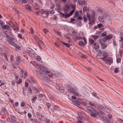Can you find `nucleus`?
<instances>
[{
    "label": "nucleus",
    "mask_w": 123,
    "mask_h": 123,
    "mask_svg": "<svg viewBox=\"0 0 123 123\" xmlns=\"http://www.w3.org/2000/svg\"><path fill=\"white\" fill-rule=\"evenodd\" d=\"M8 37L7 40L8 43L14 46L16 43L15 40L14 38L10 36H7Z\"/></svg>",
    "instance_id": "f257e3e1"
},
{
    "label": "nucleus",
    "mask_w": 123,
    "mask_h": 123,
    "mask_svg": "<svg viewBox=\"0 0 123 123\" xmlns=\"http://www.w3.org/2000/svg\"><path fill=\"white\" fill-rule=\"evenodd\" d=\"M101 59L104 60L106 64H108L109 65L111 64L113 62L112 58L108 57L105 58V57L101 58Z\"/></svg>",
    "instance_id": "f03ea898"
},
{
    "label": "nucleus",
    "mask_w": 123,
    "mask_h": 123,
    "mask_svg": "<svg viewBox=\"0 0 123 123\" xmlns=\"http://www.w3.org/2000/svg\"><path fill=\"white\" fill-rule=\"evenodd\" d=\"M39 67L41 70L44 73L48 74L50 73V71L46 67H44L41 65H39Z\"/></svg>",
    "instance_id": "7ed1b4c3"
},
{
    "label": "nucleus",
    "mask_w": 123,
    "mask_h": 123,
    "mask_svg": "<svg viewBox=\"0 0 123 123\" xmlns=\"http://www.w3.org/2000/svg\"><path fill=\"white\" fill-rule=\"evenodd\" d=\"M20 75L21 77L25 79L27 77V73L26 72L21 70L20 72Z\"/></svg>",
    "instance_id": "20e7f679"
},
{
    "label": "nucleus",
    "mask_w": 123,
    "mask_h": 123,
    "mask_svg": "<svg viewBox=\"0 0 123 123\" xmlns=\"http://www.w3.org/2000/svg\"><path fill=\"white\" fill-rule=\"evenodd\" d=\"M87 17L89 21H92L94 19V13L90 14L88 13L86 14Z\"/></svg>",
    "instance_id": "39448f33"
},
{
    "label": "nucleus",
    "mask_w": 123,
    "mask_h": 123,
    "mask_svg": "<svg viewBox=\"0 0 123 123\" xmlns=\"http://www.w3.org/2000/svg\"><path fill=\"white\" fill-rule=\"evenodd\" d=\"M105 114L103 113H102L101 112L97 113V115L99 116V117L101 118L102 119L103 121H105V120L107 119V118L106 117H105V116H104Z\"/></svg>",
    "instance_id": "423d86ee"
},
{
    "label": "nucleus",
    "mask_w": 123,
    "mask_h": 123,
    "mask_svg": "<svg viewBox=\"0 0 123 123\" xmlns=\"http://www.w3.org/2000/svg\"><path fill=\"white\" fill-rule=\"evenodd\" d=\"M68 91L70 92H72L74 93V94L76 96H79V94L77 92L75 91V90L74 89L71 88L70 89H68Z\"/></svg>",
    "instance_id": "0eeeda50"
},
{
    "label": "nucleus",
    "mask_w": 123,
    "mask_h": 123,
    "mask_svg": "<svg viewBox=\"0 0 123 123\" xmlns=\"http://www.w3.org/2000/svg\"><path fill=\"white\" fill-rule=\"evenodd\" d=\"M113 35L111 34L105 37L103 39V41L105 42L108 40H110L113 38Z\"/></svg>",
    "instance_id": "6e6552de"
},
{
    "label": "nucleus",
    "mask_w": 123,
    "mask_h": 123,
    "mask_svg": "<svg viewBox=\"0 0 123 123\" xmlns=\"http://www.w3.org/2000/svg\"><path fill=\"white\" fill-rule=\"evenodd\" d=\"M83 39L85 42H83V41H80L79 43V44L81 46H83L84 45L86 44V39L84 37Z\"/></svg>",
    "instance_id": "1a4fd4ad"
},
{
    "label": "nucleus",
    "mask_w": 123,
    "mask_h": 123,
    "mask_svg": "<svg viewBox=\"0 0 123 123\" xmlns=\"http://www.w3.org/2000/svg\"><path fill=\"white\" fill-rule=\"evenodd\" d=\"M70 5L71 8L72 9H73V10L70 12L71 13L73 14L75 10L76 5L75 4H71Z\"/></svg>",
    "instance_id": "9d476101"
},
{
    "label": "nucleus",
    "mask_w": 123,
    "mask_h": 123,
    "mask_svg": "<svg viewBox=\"0 0 123 123\" xmlns=\"http://www.w3.org/2000/svg\"><path fill=\"white\" fill-rule=\"evenodd\" d=\"M70 9V7L68 5H66L65 6L63 9V10L65 12V13H67L68 11H69Z\"/></svg>",
    "instance_id": "9b49d317"
},
{
    "label": "nucleus",
    "mask_w": 123,
    "mask_h": 123,
    "mask_svg": "<svg viewBox=\"0 0 123 123\" xmlns=\"http://www.w3.org/2000/svg\"><path fill=\"white\" fill-rule=\"evenodd\" d=\"M78 3L79 5L82 6L84 5H86V3L84 0H78Z\"/></svg>",
    "instance_id": "f8f14e48"
},
{
    "label": "nucleus",
    "mask_w": 123,
    "mask_h": 123,
    "mask_svg": "<svg viewBox=\"0 0 123 123\" xmlns=\"http://www.w3.org/2000/svg\"><path fill=\"white\" fill-rule=\"evenodd\" d=\"M5 31L7 32L9 28V26L6 25H4L1 27Z\"/></svg>",
    "instance_id": "ddd939ff"
},
{
    "label": "nucleus",
    "mask_w": 123,
    "mask_h": 123,
    "mask_svg": "<svg viewBox=\"0 0 123 123\" xmlns=\"http://www.w3.org/2000/svg\"><path fill=\"white\" fill-rule=\"evenodd\" d=\"M93 45L94 46V48L95 49L97 50L96 51L97 52H99V51L98 50V49L99 47V46L98 44H97L96 43H95L93 44Z\"/></svg>",
    "instance_id": "4468645a"
},
{
    "label": "nucleus",
    "mask_w": 123,
    "mask_h": 123,
    "mask_svg": "<svg viewBox=\"0 0 123 123\" xmlns=\"http://www.w3.org/2000/svg\"><path fill=\"white\" fill-rule=\"evenodd\" d=\"M101 47L102 49H104L106 48L107 47V44L105 43H102L101 44Z\"/></svg>",
    "instance_id": "2eb2a0df"
},
{
    "label": "nucleus",
    "mask_w": 123,
    "mask_h": 123,
    "mask_svg": "<svg viewBox=\"0 0 123 123\" xmlns=\"http://www.w3.org/2000/svg\"><path fill=\"white\" fill-rule=\"evenodd\" d=\"M98 19L100 22L104 23L105 19V17L104 16H100L98 18Z\"/></svg>",
    "instance_id": "dca6fc26"
},
{
    "label": "nucleus",
    "mask_w": 123,
    "mask_h": 123,
    "mask_svg": "<svg viewBox=\"0 0 123 123\" xmlns=\"http://www.w3.org/2000/svg\"><path fill=\"white\" fill-rule=\"evenodd\" d=\"M36 72L37 74H38L39 76H41L42 78H43L45 75L44 74L42 73L41 71H37Z\"/></svg>",
    "instance_id": "f3484780"
},
{
    "label": "nucleus",
    "mask_w": 123,
    "mask_h": 123,
    "mask_svg": "<svg viewBox=\"0 0 123 123\" xmlns=\"http://www.w3.org/2000/svg\"><path fill=\"white\" fill-rule=\"evenodd\" d=\"M97 113L98 112L96 111H95V113L92 112L91 113V117L95 118L96 117V116H97Z\"/></svg>",
    "instance_id": "a211bd4d"
},
{
    "label": "nucleus",
    "mask_w": 123,
    "mask_h": 123,
    "mask_svg": "<svg viewBox=\"0 0 123 123\" xmlns=\"http://www.w3.org/2000/svg\"><path fill=\"white\" fill-rule=\"evenodd\" d=\"M25 8L29 11H31V6L28 5H25Z\"/></svg>",
    "instance_id": "6ab92c4d"
},
{
    "label": "nucleus",
    "mask_w": 123,
    "mask_h": 123,
    "mask_svg": "<svg viewBox=\"0 0 123 123\" xmlns=\"http://www.w3.org/2000/svg\"><path fill=\"white\" fill-rule=\"evenodd\" d=\"M108 55V53L107 52L105 51L103 52V56L104 57H105L106 58V57H108L107 56Z\"/></svg>",
    "instance_id": "aec40b11"
},
{
    "label": "nucleus",
    "mask_w": 123,
    "mask_h": 123,
    "mask_svg": "<svg viewBox=\"0 0 123 123\" xmlns=\"http://www.w3.org/2000/svg\"><path fill=\"white\" fill-rule=\"evenodd\" d=\"M54 109L55 110V111H59L60 110V108L58 107L56 105H54L53 106Z\"/></svg>",
    "instance_id": "412c9836"
},
{
    "label": "nucleus",
    "mask_w": 123,
    "mask_h": 123,
    "mask_svg": "<svg viewBox=\"0 0 123 123\" xmlns=\"http://www.w3.org/2000/svg\"><path fill=\"white\" fill-rule=\"evenodd\" d=\"M46 105L47 107V109L49 111H50L49 110V108L51 106V105L49 103H46Z\"/></svg>",
    "instance_id": "4be33fe9"
},
{
    "label": "nucleus",
    "mask_w": 123,
    "mask_h": 123,
    "mask_svg": "<svg viewBox=\"0 0 123 123\" xmlns=\"http://www.w3.org/2000/svg\"><path fill=\"white\" fill-rule=\"evenodd\" d=\"M42 11H43V12H42L41 13L42 14H44V12H46V11H44V10H41V12H42ZM49 13H49V11H47V12H46L45 14H46V15L47 16H48L49 15Z\"/></svg>",
    "instance_id": "5701e85b"
},
{
    "label": "nucleus",
    "mask_w": 123,
    "mask_h": 123,
    "mask_svg": "<svg viewBox=\"0 0 123 123\" xmlns=\"http://www.w3.org/2000/svg\"><path fill=\"white\" fill-rule=\"evenodd\" d=\"M10 118L12 120L13 122L16 121V117L13 116H11Z\"/></svg>",
    "instance_id": "b1692460"
},
{
    "label": "nucleus",
    "mask_w": 123,
    "mask_h": 123,
    "mask_svg": "<svg viewBox=\"0 0 123 123\" xmlns=\"http://www.w3.org/2000/svg\"><path fill=\"white\" fill-rule=\"evenodd\" d=\"M37 99V97L36 96H33L32 99H31V101L32 103H34L36 101Z\"/></svg>",
    "instance_id": "393cba45"
},
{
    "label": "nucleus",
    "mask_w": 123,
    "mask_h": 123,
    "mask_svg": "<svg viewBox=\"0 0 123 123\" xmlns=\"http://www.w3.org/2000/svg\"><path fill=\"white\" fill-rule=\"evenodd\" d=\"M34 6L36 10L38 9L40 7L39 5L38 4H35L34 5Z\"/></svg>",
    "instance_id": "a878e982"
},
{
    "label": "nucleus",
    "mask_w": 123,
    "mask_h": 123,
    "mask_svg": "<svg viewBox=\"0 0 123 123\" xmlns=\"http://www.w3.org/2000/svg\"><path fill=\"white\" fill-rule=\"evenodd\" d=\"M65 14H66L65 15V16L64 18H66L69 17L72 14L71 13V12H70L69 14H67V13Z\"/></svg>",
    "instance_id": "bb28decb"
},
{
    "label": "nucleus",
    "mask_w": 123,
    "mask_h": 123,
    "mask_svg": "<svg viewBox=\"0 0 123 123\" xmlns=\"http://www.w3.org/2000/svg\"><path fill=\"white\" fill-rule=\"evenodd\" d=\"M16 60L17 61H21V60L20 58V57L19 56H17L16 58Z\"/></svg>",
    "instance_id": "cd10ccee"
},
{
    "label": "nucleus",
    "mask_w": 123,
    "mask_h": 123,
    "mask_svg": "<svg viewBox=\"0 0 123 123\" xmlns=\"http://www.w3.org/2000/svg\"><path fill=\"white\" fill-rule=\"evenodd\" d=\"M91 37H92L94 40H96L98 38V36L95 35H91Z\"/></svg>",
    "instance_id": "c85d7f7f"
},
{
    "label": "nucleus",
    "mask_w": 123,
    "mask_h": 123,
    "mask_svg": "<svg viewBox=\"0 0 123 123\" xmlns=\"http://www.w3.org/2000/svg\"><path fill=\"white\" fill-rule=\"evenodd\" d=\"M5 25V23L2 20H0V26L2 27Z\"/></svg>",
    "instance_id": "c756f323"
},
{
    "label": "nucleus",
    "mask_w": 123,
    "mask_h": 123,
    "mask_svg": "<svg viewBox=\"0 0 123 123\" xmlns=\"http://www.w3.org/2000/svg\"><path fill=\"white\" fill-rule=\"evenodd\" d=\"M89 105L93 107H95V104L91 102H90L89 103Z\"/></svg>",
    "instance_id": "7c9ffc66"
},
{
    "label": "nucleus",
    "mask_w": 123,
    "mask_h": 123,
    "mask_svg": "<svg viewBox=\"0 0 123 123\" xmlns=\"http://www.w3.org/2000/svg\"><path fill=\"white\" fill-rule=\"evenodd\" d=\"M61 42L64 45H65L66 47H69L70 46V45L69 44L67 43H65L61 41Z\"/></svg>",
    "instance_id": "2f4dec72"
},
{
    "label": "nucleus",
    "mask_w": 123,
    "mask_h": 123,
    "mask_svg": "<svg viewBox=\"0 0 123 123\" xmlns=\"http://www.w3.org/2000/svg\"><path fill=\"white\" fill-rule=\"evenodd\" d=\"M7 120L8 122H10L11 123H13V122L12 120L10 118V117H9L8 118H7Z\"/></svg>",
    "instance_id": "473e14b6"
},
{
    "label": "nucleus",
    "mask_w": 123,
    "mask_h": 123,
    "mask_svg": "<svg viewBox=\"0 0 123 123\" xmlns=\"http://www.w3.org/2000/svg\"><path fill=\"white\" fill-rule=\"evenodd\" d=\"M22 82V80L21 79L19 78V80L17 81V83L18 84H21Z\"/></svg>",
    "instance_id": "72a5a7b5"
},
{
    "label": "nucleus",
    "mask_w": 123,
    "mask_h": 123,
    "mask_svg": "<svg viewBox=\"0 0 123 123\" xmlns=\"http://www.w3.org/2000/svg\"><path fill=\"white\" fill-rule=\"evenodd\" d=\"M18 37H19V38L21 39H23L24 40H25V39L23 37L22 35L20 34H18Z\"/></svg>",
    "instance_id": "f704fd0d"
},
{
    "label": "nucleus",
    "mask_w": 123,
    "mask_h": 123,
    "mask_svg": "<svg viewBox=\"0 0 123 123\" xmlns=\"http://www.w3.org/2000/svg\"><path fill=\"white\" fill-rule=\"evenodd\" d=\"M89 44L91 45L94 42V40L91 39H89Z\"/></svg>",
    "instance_id": "c9c22d12"
},
{
    "label": "nucleus",
    "mask_w": 123,
    "mask_h": 123,
    "mask_svg": "<svg viewBox=\"0 0 123 123\" xmlns=\"http://www.w3.org/2000/svg\"><path fill=\"white\" fill-rule=\"evenodd\" d=\"M75 16L74 17L75 18H76L78 17L79 15V13L78 12H75Z\"/></svg>",
    "instance_id": "e433bc0d"
},
{
    "label": "nucleus",
    "mask_w": 123,
    "mask_h": 123,
    "mask_svg": "<svg viewBox=\"0 0 123 123\" xmlns=\"http://www.w3.org/2000/svg\"><path fill=\"white\" fill-rule=\"evenodd\" d=\"M20 2H21L22 3H27V0H20Z\"/></svg>",
    "instance_id": "4c0bfd02"
},
{
    "label": "nucleus",
    "mask_w": 123,
    "mask_h": 123,
    "mask_svg": "<svg viewBox=\"0 0 123 123\" xmlns=\"http://www.w3.org/2000/svg\"><path fill=\"white\" fill-rule=\"evenodd\" d=\"M84 7L83 8V11H86L87 10V3H86V5H84Z\"/></svg>",
    "instance_id": "58836bf2"
},
{
    "label": "nucleus",
    "mask_w": 123,
    "mask_h": 123,
    "mask_svg": "<svg viewBox=\"0 0 123 123\" xmlns=\"http://www.w3.org/2000/svg\"><path fill=\"white\" fill-rule=\"evenodd\" d=\"M17 49H18L20 50V48L19 46L17 45L16 43L15 44V46H14Z\"/></svg>",
    "instance_id": "ea45409f"
},
{
    "label": "nucleus",
    "mask_w": 123,
    "mask_h": 123,
    "mask_svg": "<svg viewBox=\"0 0 123 123\" xmlns=\"http://www.w3.org/2000/svg\"><path fill=\"white\" fill-rule=\"evenodd\" d=\"M105 123H113V122H110L109 120L108 119H107L106 120H105Z\"/></svg>",
    "instance_id": "a19ab883"
},
{
    "label": "nucleus",
    "mask_w": 123,
    "mask_h": 123,
    "mask_svg": "<svg viewBox=\"0 0 123 123\" xmlns=\"http://www.w3.org/2000/svg\"><path fill=\"white\" fill-rule=\"evenodd\" d=\"M97 27L98 28H101L102 26H103V25L101 24H99L97 25Z\"/></svg>",
    "instance_id": "79ce46f5"
},
{
    "label": "nucleus",
    "mask_w": 123,
    "mask_h": 123,
    "mask_svg": "<svg viewBox=\"0 0 123 123\" xmlns=\"http://www.w3.org/2000/svg\"><path fill=\"white\" fill-rule=\"evenodd\" d=\"M102 35L101 36L102 37H103L106 35V32H104L103 33H101Z\"/></svg>",
    "instance_id": "37998d69"
},
{
    "label": "nucleus",
    "mask_w": 123,
    "mask_h": 123,
    "mask_svg": "<svg viewBox=\"0 0 123 123\" xmlns=\"http://www.w3.org/2000/svg\"><path fill=\"white\" fill-rule=\"evenodd\" d=\"M49 110L50 111L52 112H53L55 111V110L54 109L53 106L50 109H49Z\"/></svg>",
    "instance_id": "c03bdc74"
},
{
    "label": "nucleus",
    "mask_w": 123,
    "mask_h": 123,
    "mask_svg": "<svg viewBox=\"0 0 123 123\" xmlns=\"http://www.w3.org/2000/svg\"><path fill=\"white\" fill-rule=\"evenodd\" d=\"M119 71V69L118 68H117L115 69L114 70V72L116 73H117Z\"/></svg>",
    "instance_id": "a18cd8bd"
},
{
    "label": "nucleus",
    "mask_w": 123,
    "mask_h": 123,
    "mask_svg": "<svg viewBox=\"0 0 123 123\" xmlns=\"http://www.w3.org/2000/svg\"><path fill=\"white\" fill-rule=\"evenodd\" d=\"M25 105V103L24 102H22L21 103L20 105L21 107H23Z\"/></svg>",
    "instance_id": "49530a36"
},
{
    "label": "nucleus",
    "mask_w": 123,
    "mask_h": 123,
    "mask_svg": "<svg viewBox=\"0 0 123 123\" xmlns=\"http://www.w3.org/2000/svg\"><path fill=\"white\" fill-rule=\"evenodd\" d=\"M60 16L62 17H64L65 16V14L62 12L60 13Z\"/></svg>",
    "instance_id": "de8ad7c7"
},
{
    "label": "nucleus",
    "mask_w": 123,
    "mask_h": 123,
    "mask_svg": "<svg viewBox=\"0 0 123 123\" xmlns=\"http://www.w3.org/2000/svg\"><path fill=\"white\" fill-rule=\"evenodd\" d=\"M21 62V61H16V65L18 66H19L20 63Z\"/></svg>",
    "instance_id": "09e8293b"
},
{
    "label": "nucleus",
    "mask_w": 123,
    "mask_h": 123,
    "mask_svg": "<svg viewBox=\"0 0 123 123\" xmlns=\"http://www.w3.org/2000/svg\"><path fill=\"white\" fill-rule=\"evenodd\" d=\"M10 60L11 62H12L13 60V56L12 55H11L10 57Z\"/></svg>",
    "instance_id": "8fccbe9b"
},
{
    "label": "nucleus",
    "mask_w": 123,
    "mask_h": 123,
    "mask_svg": "<svg viewBox=\"0 0 123 123\" xmlns=\"http://www.w3.org/2000/svg\"><path fill=\"white\" fill-rule=\"evenodd\" d=\"M36 59L37 60V61H39L41 60V58L39 56H37V57L36 58Z\"/></svg>",
    "instance_id": "3c124183"
},
{
    "label": "nucleus",
    "mask_w": 123,
    "mask_h": 123,
    "mask_svg": "<svg viewBox=\"0 0 123 123\" xmlns=\"http://www.w3.org/2000/svg\"><path fill=\"white\" fill-rule=\"evenodd\" d=\"M80 53V55L81 57L84 58H85V56L84 55V54L82 53Z\"/></svg>",
    "instance_id": "603ef678"
},
{
    "label": "nucleus",
    "mask_w": 123,
    "mask_h": 123,
    "mask_svg": "<svg viewBox=\"0 0 123 123\" xmlns=\"http://www.w3.org/2000/svg\"><path fill=\"white\" fill-rule=\"evenodd\" d=\"M43 32L45 34H47L48 31V30L47 29H43Z\"/></svg>",
    "instance_id": "864d4df0"
},
{
    "label": "nucleus",
    "mask_w": 123,
    "mask_h": 123,
    "mask_svg": "<svg viewBox=\"0 0 123 123\" xmlns=\"http://www.w3.org/2000/svg\"><path fill=\"white\" fill-rule=\"evenodd\" d=\"M11 85L12 86H15V83L13 81H11Z\"/></svg>",
    "instance_id": "5fc2aeb1"
},
{
    "label": "nucleus",
    "mask_w": 123,
    "mask_h": 123,
    "mask_svg": "<svg viewBox=\"0 0 123 123\" xmlns=\"http://www.w3.org/2000/svg\"><path fill=\"white\" fill-rule=\"evenodd\" d=\"M83 19L84 21L85 22H86L87 20V18L86 17H84Z\"/></svg>",
    "instance_id": "6e6d98bb"
},
{
    "label": "nucleus",
    "mask_w": 123,
    "mask_h": 123,
    "mask_svg": "<svg viewBox=\"0 0 123 123\" xmlns=\"http://www.w3.org/2000/svg\"><path fill=\"white\" fill-rule=\"evenodd\" d=\"M30 31L31 34H33L34 32V31L32 28H31L30 29Z\"/></svg>",
    "instance_id": "4d7b16f0"
},
{
    "label": "nucleus",
    "mask_w": 123,
    "mask_h": 123,
    "mask_svg": "<svg viewBox=\"0 0 123 123\" xmlns=\"http://www.w3.org/2000/svg\"><path fill=\"white\" fill-rule=\"evenodd\" d=\"M44 95V94H40L39 95V97H40L42 98L43 97Z\"/></svg>",
    "instance_id": "13d9d810"
},
{
    "label": "nucleus",
    "mask_w": 123,
    "mask_h": 123,
    "mask_svg": "<svg viewBox=\"0 0 123 123\" xmlns=\"http://www.w3.org/2000/svg\"><path fill=\"white\" fill-rule=\"evenodd\" d=\"M107 116L109 119H111L112 118V116L111 114H109Z\"/></svg>",
    "instance_id": "bf43d9fd"
},
{
    "label": "nucleus",
    "mask_w": 123,
    "mask_h": 123,
    "mask_svg": "<svg viewBox=\"0 0 123 123\" xmlns=\"http://www.w3.org/2000/svg\"><path fill=\"white\" fill-rule=\"evenodd\" d=\"M92 95L96 97V93L95 92H93L92 94Z\"/></svg>",
    "instance_id": "052dcab7"
},
{
    "label": "nucleus",
    "mask_w": 123,
    "mask_h": 123,
    "mask_svg": "<svg viewBox=\"0 0 123 123\" xmlns=\"http://www.w3.org/2000/svg\"><path fill=\"white\" fill-rule=\"evenodd\" d=\"M113 45L114 46H116V43L115 42V41L113 40Z\"/></svg>",
    "instance_id": "680f3d73"
},
{
    "label": "nucleus",
    "mask_w": 123,
    "mask_h": 123,
    "mask_svg": "<svg viewBox=\"0 0 123 123\" xmlns=\"http://www.w3.org/2000/svg\"><path fill=\"white\" fill-rule=\"evenodd\" d=\"M16 107L18 106L19 105V104L18 102H16L14 103Z\"/></svg>",
    "instance_id": "e2e57ef3"
},
{
    "label": "nucleus",
    "mask_w": 123,
    "mask_h": 123,
    "mask_svg": "<svg viewBox=\"0 0 123 123\" xmlns=\"http://www.w3.org/2000/svg\"><path fill=\"white\" fill-rule=\"evenodd\" d=\"M28 117L29 118H31L32 116L31 114L30 113H28L27 114Z\"/></svg>",
    "instance_id": "0e129e2a"
},
{
    "label": "nucleus",
    "mask_w": 123,
    "mask_h": 123,
    "mask_svg": "<svg viewBox=\"0 0 123 123\" xmlns=\"http://www.w3.org/2000/svg\"><path fill=\"white\" fill-rule=\"evenodd\" d=\"M65 91L64 90V89L63 88L62 89H61L60 91L61 93H63Z\"/></svg>",
    "instance_id": "69168bd1"
},
{
    "label": "nucleus",
    "mask_w": 123,
    "mask_h": 123,
    "mask_svg": "<svg viewBox=\"0 0 123 123\" xmlns=\"http://www.w3.org/2000/svg\"><path fill=\"white\" fill-rule=\"evenodd\" d=\"M28 52L30 53H31L32 52H33V50L32 49H31V50H28Z\"/></svg>",
    "instance_id": "338daca9"
},
{
    "label": "nucleus",
    "mask_w": 123,
    "mask_h": 123,
    "mask_svg": "<svg viewBox=\"0 0 123 123\" xmlns=\"http://www.w3.org/2000/svg\"><path fill=\"white\" fill-rule=\"evenodd\" d=\"M49 13L51 14H53L54 13V11L52 10L51 11H49Z\"/></svg>",
    "instance_id": "774afa93"
}]
</instances>
